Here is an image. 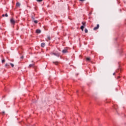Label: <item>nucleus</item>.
Wrapping results in <instances>:
<instances>
[{"mask_svg": "<svg viewBox=\"0 0 126 126\" xmlns=\"http://www.w3.org/2000/svg\"><path fill=\"white\" fill-rule=\"evenodd\" d=\"M50 54L51 55V56H53V55L54 56H55L56 57H57L58 58H60V53L59 52H51L50 53Z\"/></svg>", "mask_w": 126, "mask_h": 126, "instance_id": "f257e3e1", "label": "nucleus"}, {"mask_svg": "<svg viewBox=\"0 0 126 126\" xmlns=\"http://www.w3.org/2000/svg\"><path fill=\"white\" fill-rule=\"evenodd\" d=\"M10 23H11L12 25H14V24H15V21H14V19H13V18L10 19Z\"/></svg>", "mask_w": 126, "mask_h": 126, "instance_id": "f03ea898", "label": "nucleus"}, {"mask_svg": "<svg viewBox=\"0 0 126 126\" xmlns=\"http://www.w3.org/2000/svg\"><path fill=\"white\" fill-rule=\"evenodd\" d=\"M31 17H32L33 21H34V20H35V14H34V13H32Z\"/></svg>", "mask_w": 126, "mask_h": 126, "instance_id": "7ed1b4c3", "label": "nucleus"}, {"mask_svg": "<svg viewBox=\"0 0 126 126\" xmlns=\"http://www.w3.org/2000/svg\"><path fill=\"white\" fill-rule=\"evenodd\" d=\"M99 24H97L96 27H95L94 28V30H97V29H99Z\"/></svg>", "mask_w": 126, "mask_h": 126, "instance_id": "20e7f679", "label": "nucleus"}, {"mask_svg": "<svg viewBox=\"0 0 126 126\" xmlns=\"http://www.w3.org/2000/svg\"><path fill=\"white\" fill-rule=\"evenodd\" d=\"M45 46H46V44H45V43L42 42L41 43V47H42V48H44Z\"/></svg>", "mask_w": 126, "mask_h": 126, "instance_id": "39448f33", "label": "nucleus"}, {"mask_svg": "<svg viewBox=\"0 0 126 126\" xmlns=\"http://www.w3.org/2000/svg\"><path fill=\"white\" fill-rule=\"evenodd\" d=\"M35 66V64L32 63V64H30L29 65V67H34Z\"/></svg>", "mask_w": 126, "mask_h": 126, "instance_id": "423d86ee", "label": "nucleus"}, {"mask_svg": "<svg viewBox=\"0 0 126 126\" xmlns=\"http://www.w3.org/2000/svg\"><path fill=\"white\" fill-rule=\"evenodd\" d=\"M36 32L37 33V34H40V33H41V30H36Z\"/></svg>", "mask_w": 126, "mask_h": 126, "instance_id": "0eeeda50", "label": "nucleus"}, {"mask_svg": "<svg viewBox=\"0 0 126 126\" xmlns=\"http://www.w3.org/2000/svg\"><path fill=\"white\" fill-rule=\"evenodd\" d=\"M62 52L63 53V54H65L66 53H67V50L66 49H64L62 51Z\"/></svg>", "mask_w": 126, "mask_h": 126, "instance_id": "6e6552de", "label": "nucleus"}, {"mask_svg": "<svg viewBox=\"0 0 126 126\" xmlns=\"http://www.w3.org/2000/svg\"><path fill=\"white\" fill-rule=\"evenodd\" d=\"M82 24H83V26H84V27H85L86 23V22H82Z\"/></svg>", "mask_w": 126, "mask_h": 126, "instance_id": "1a4fd4ad", "label": "nucleus"}, {"mask_svg": "<svg viewBox=\"0 0 126 126\" xmlns=\"http://www.w3.org/2000/svg\"><path fill=\"white\" fill-rule=\"evenodd\" d=\"M9 66V64L6 63L5 64V67H8Z\"/></svg>", "mask_w": 126, "mask_h": 126, "instance_id": "9d476101", "label": "nucleus"}, {"mask_svg": "<svg viewBox=\"0 0 126 126\" xmlns=\"http://www.w3.org/2000/svg\"><path fill=\"white\" fill-rule=\"evenodd\" d=\"M81 29L82 31H83V30L84 29V27L83 26H82L81 27Z\"/></svg>", "mask_w": 126, "mask_h": 126, "instance_id": "9b49d317", "label": "nucleus"}, {"mask_svg": "<svg viewBox=\"0 0 126 126\" xmlns=\"http://www.w3.org/2000/svg\"><path fill=\"white\" fill-rule=\"evenodd\" d=\"M16 6H20V3L17 2V3H16Z\"/></svg>", "mask_w": 126, "mask_h": 126, "instance_id": "f8f14e48", "label": "nucleus"}, {"mask_svg": "<svg viewBox=\"0 0 126 126\" xmlns=\"http://www.w3.org/2000/svg\"><path fill=\"white\" fill-rule=\"evenodd\" d=\"M10 65L12 66V67H14V64H13V63H10Z\"/></svg>", "mask_w": 126, "mask_h": 126, "instance_id": "ddd939ff", "label": "nucleus"}, {"mask_svg": "<svg viewBox=\"0 0 126 126\" xmlns=\"http://www.w3.org/2000/svg\"><path fill=\"white\" fill-rule=\"evenodd\" d=\"M36 1L38 2H41V1H43V0H36Z\"/></svg>", "mask_w": 126, "mask_h": 126, "instance_id": "4468645a", "label": "nucleus"}, {"mask_svg": "<svg viewBox=\"0 0 126 126\" xmlns=\"http://www.w3.org/2000/svg\"><path fill=\"white\" fill-rule=\"evenodd\" d=\"M85 33H88V30L87 29H86L85 30Z\"/></svg>", "mask_w": 126, "mask_h": 126, "instance_id": "2eb2a0df", "label": "nucleus"}, {"mask_svg": "<svg viewBox=\"0 0 126 126\" xmlns=\"http://www.w3.org/2000/svg\"><path fill=\"white\" fill-rule=\"evenodd\" d=\"M53 63H55V64H56V65H58V64H59L58 62H53Z\"/></svg>", "mask_w": 126, "mask_h": 126, "instance_id": "dca6fc26", "label": "nucleus"}, {"mask_svg": "<svg viewBox=\"0 0 126 126\" xmlns=\"http://www.w3.org/2000/svg\"><path fill=\"white\" fill-rule=\"evenodd\" d=\"M33 22H34L36 24H37V23H38V21H37V20H34Z\"/></svg>", "mask_w": 126, "mask_h": 126, "instance_id": "f3484780", "label": "nucleus"}, {"mask_svg": "<svg viewBox=\"0 0 126 126\" xmlns=\"http://www.w3.org/2000/svg\"><path fill=\"white\" fill-rule=\"evenodd\" d=\"M86 60L88 61H90V58H87Z\"/></svg>", "mask_w": 126, "mask_h": 126, "instance_id": "a211bd4d", "label": "nucleus"}, {"mask_svg": "<svg viewBox=\"0 0 126 126\" xmlns=\"http://www.w3.org/2000/svg\"><path fill=\"white\" fill-rule=\"evenodd\" d=\"M5 17H7L8 16V15H7V13H6L5 14Z\"/></svg>", "mask_w": 126, "mask_h": 126, "instance_id": "6ab92c4d", "label": "nucleus"}, {"mask_svg": "<svg viewBox=\"0 0 126 126\" xmlns=\"http://www.w3.org/2000/svg\"><path fill=\"white\" fill-rule=\"evenodd\" d=\"M47 39H48V40H51V37H50V36H47Z\"/></svg>", "mask_w": 126, "mask_h": 126, "instance_id": "aec40b11", "label": "nucleus"}, {"mask_svg": "<svg viewBox=\"0 0 126 126\" xmlns=\"http://www.w3.org/2000/svg\"><path fill=\"white\" fill-rule=\"evenodd\" d=\"M4 62H5V60L4 59L2 60V63H4Z\"/></svg>", "mask_w": 126, "mask_h": 126, "instance_id": "412c9836", "label": "nucleus"}, {"mask_svg": "<svg viewBox=\"0 0 126 126\" xmlns=\"http://www.w3.org/2000/svg\"><path fill=\"white\" fill-rule=\"evenodd\" d=\"M4 16H5V15H4V14H2V17H4Z\"/></svg>", "mask_w": 126, "mask_h": 126, "instance_id": "4be33fe9", "label": "nucleus"}, {"mask_svg": "<svg viewBox=\"0 0 126 126\" xmlns=\"http://www.w3.org/2000/svg\"><path fill=\"white\" fill-rule=\"evenodd\" d=\"M80 0V1H84V0Z\"/></svg>", "mask_w": 126, "mask_h": 126, "instance_id": "5701e85b", "label": "nucleus"}, {"mask_svg": "<svg viewBox=\"0 0 126 126\" xmlns=\"http://www.w3.org/2000/svg\"><path fill=\"white\" fill-rule=\"evenodd\" d=\"M2 114H5V112L4 111H3Z\"/></svg>", "mask_w": 126, "mask_h": 126, "instance_id": "b1692460", "label": "nucleus"}, {"mask_svg": "<svg viewBox=\"0 0 126 126\" xmlns=\"http://www.w3.org/2000/svg\"><path fill=\"white\" fill-rule=\"evenodd\" d=\"M21 59H23V56L21 57Z\"/></svg>", "mask_w": 126, "mask_h": 126, "instance_id": "393cba45", "label": "nucleus"}, {"mask_svg": "<svg viewBox=\"0 0 126 126\" xmlns=\"http://www.w3.org/2000/svg\"><path fill=\"white\" fill-rule=\"evenodd\" d=\"M113 75H115V73H114L113 74Z\"/></svg>", "mask_w": 126, "mask_h": 126, "instance_id": "a878e982", "label": "nucleus"}, {"mask_svg": "<svg viewBox=\"0 0 126 126\" xmlns=\"http://www.w3.org/2000/svg\"><path fill=\"white\" fill-rule=\"evenodd\" d=\"M120 78V76H118V78Z\"/></svg>", "mask_w": 126, "mask_h": 126, "instance_id": "bb28decb", "label": "nucleus"}, {"mask_svg": "<svg viewBox=\"0 0 126 126\" xmlns=\"http://www.w3.org/2000/svg\"><path fill=\"white\" fill-rule=\"evenodd\" d=\"M114 109H116V106H115V107H114Z\"/></svg>", "mask_w": 126, "mask_h": 126, "instance_id": "cd10ccee", "label": "nucleus"}, {"mask_svg": "<svg viewBox=\"0 0 126 126\" xmlns=\"http://www.w3.org/2000/svg\"><path fill=\"white\" fill-rule=\"evenodd\" d=\"M116 72H118V70L116 71Z\"/></svg>", "mask_w": 126, "mask_h": 126, "instance_id": "c85d7f7f", "label": "nucleus"}]
</instances>
